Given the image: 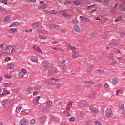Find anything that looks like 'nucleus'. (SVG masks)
Listing matches in <instances>:
<instances>
[{"label":"nucleus","mask_w":125,"mask_h":125,"mask_svg":"<svg viewBox=\"0 0 125 125\" xmlns=\"http://www.w3.org/2000/svg\"><path fill=\"white\" fill-rule=\"evenodd\" d=\"M1 104L2 105V106H4L5 109L8 110H9V109H10V107H11L10 104H9V103H8V100L7 99L2 101V102H1Z\"/></svg>","instance_id":"1"},{"label":"nucleus","mask_w":125,"mask_h":125,"mask_svg":"<svg viewBox=\"0 0 125 125\" xmlns=\"http://www.w3.org/2000/svg\"><path fill=\"white\" fill-rule=\"evenodd\" d=\"M105 116L106 118H113V117H114L113 110L110 108H107L105 111Z\"/></svg>","instance_id":"2"},{"label":"nucleus","mask_w":125,"mask_h":125,"mask_svg":"<svg viewBox=\"0 0 125 125\" xmlns=\"http://www.w3.org/2000/svg\"><path fill=\"white\" fill-rule=\"evenodd\" d=\"M10 48H11V45H8L3 47L2 51V52H4V53L9 54L10 53Z\"/></svg>","instance_id":"3"},{"label":"nucleus","mask_w":125,"mask_h":125,"mask_svg":"<svg viewBox=\"0 0 125 125\" xmlns=\"http://www.w3.org/2000/svg\"><path fill=\"white\" fill-rule=\"evenodd\" d=\"M89 110H90L92 113L94 114H99V110L98 109L95 108L93 106H90L89 107Z\"/></svg>","instance_id":"4"},{"label":"nucleus","mask_w":125,"mask_h":125,"mask_svg":"<svg viewBox=\"0 0 125 125\" xmlns=\"http://www.w3.org/2000/svg\"><path fill=\"white\" fill-rule=\"evenodd\" d=\"M57 72V69L55 67H51L50 70H49L48 72V74L49 76H52L55 73Z\"/></svg>","instance_id":"5"},{"label":"nucleus","mask_w":125,"mask_h":125,"mask_svg":"<svg viewBox=\"0 0 125 125\" xmlns=\"http://www.w3.org/2000/svg\"><path fill=\"white\" fill-rule=\"evenodd\" d=\"M42 66L43 68H45V69H48L50 68V65H49V63L48 62L46 61H43L42 62Z\"/></svg>","instance_id":"6"},{"label":"nucleus","mask_w":125,"mask_h":125,"mask_svg":"<svg viewBox=\"0 0 125 125\" xmlns=\"http://www.w3.org/2000/svg\"><path fill=\"white\" fill-rule=\"evenodd\" d=\"M28 121L26 118H23L20 122L19 125H28Z\"/></svg>","instance_id":"7"},{"label":"nucleus","mask_w":125,"mask_h":125,"mask_svg":"<svg viewBox=\"0 0 125 125\" xmlns=\"http://www.w3.org/2000/svg\"><path fill=\"white\" fill-rule=\"evenodd\" d=\"M11 48L13 52H16L19 49V46L18 45H15L11 46Z\"/></svg>","instance_id":"8"},{"label":"nucleus","mask_w":125,"mask_h":125,"mask_svg":"<svg viewBox=\"0 0 125 125\" xmlns=\"http://www.w3.org/2000/svg\"><path fill=\"white\" fill-rule=\"evenodd\" d=\"M20 26V23L18 22H15L12 23L10 26V28L11 27H19Z\"/></svg>","instance_id":"9"},{"label":"nucleus","mask_w":125,"mask_h":125,"mask_svg":"<svg viewBox=\"0 0 125 125\" xmlns=\"http://www.w3.org/2000/svg\"><path fill=\"white\" fill-rule=\"evenodd\" d=\"M36 46H37V45H34L33 46V49H35V50H36V51H37V52L42 53V49H41V48H40V47L39 46H37L36 48Z\"/></svg>","instance_id":"10"},{"label":"nucleus","mask_w":125,"mask_h":125,"mask_svg":"<svg viewBox=\"0 0 125 125\" xmlns=\"http://www.w3.org/2000/svg\"><path fill=\"white\" fill-rule=\"evenodd\" d=\"M30 60H31V61H32V62L38 63V58H37V57L36 56H31L30 57Z\"/></svg>","instance_id":"11"},{"label":"nucleus","mask_w":125,"mask_h":125,"mask_svg":"<svg viewBox=\"0 0 125 125\" xmlns=\"http://www.w3.org/2000/svg\"><path fill=\"white\" fill-rule=\"evenodd\" d=\"M40 98V96H38L35 99H34L33 100V104H34V105H36V104H38V103H39V100Z\"/></svg>","instance_id":"12"},{"label":"nucleus","mask_w":125,"mask_h":125,"mask_svg":"<svg viewBox=\"0 0 125 125\" xmlns=\"http://www.w3.org/2000/svg\"><path fill=\"white\" fill-rule=\"evenodd\" d=\"M85 83L86 84H90V85H93V84H95V82L92 81H85Z\"/></svg>","instance_id":"13"},{"label":"nucleus","mask_w":125,"mask_h":125,"mask_svg":"<svg viewBox=\"0 0 125 125\" xmlns=\"http://www.w3.org/2000/svg\"><path fill=\"white\" fill-rule=\"evenodd\" d=\"M79 56V52L75 51L74 52H73V54L72 56V58H77Z\"/></svg>","instance_id":"14"},{"label":"nucleus","mask_w":125,"mask_h":125,"mask_svg":"<svg viewBox=\"0 0 125 125\" xmlns=\"http://www.w3.org/2000/svg\"><path fill=\"white\" fill-rule=\"evenodd\" d=\"M77 105L81 108H83V107L85 106V103H84V102H79L77 103Z\"/></svg>","instance_id":"15"},{"label":"nucleus","mask_w":125,"mask_h":125,"mask_svg":"<svg viewBox=\"0 0 125 125\" xmlns=\"http://www.w3.org/2000/svg\"><path fill=\"white\" fill-rule=\"evenodd\" d=\"M68 47L70 48V49L71 50H72V52H75V51H76V50H77V48H76V47H74V46H73L70 45V44H68Z\"/></svg>","instance_id":"16"},{"label":"nucleus","mask_w":125,"mask_h":125,"mask_svg":"<svg viewBox=\"0 0 125 125\" xmlns=\"http://www.w3.org/2000/svg\"><path fill=\"white\" fill-rule=\"evenodd\" d=\"M66 62V60H63L61 62H59V65L60 66V67H63L65 66V63Z\"/></svg>","instance_id":"17"},{"label":"nucleus","mask_w":125,"mask_h":125,"mask_svg":"<svg viewBox=\"0 0 125 125\" xmlns=\"http://www.w3.org/2000/svg\"><path fill=\"white\" fill-rule=\"evenodd\" d=\"M14 68V64H10L7 66V68H5V70H11Z\"/></svg>","instance_id":"18"},{"label":"nucleus","mask_w":125,"mask_h":125,"mask_svg":"<svg viewBox=\"0 0 125 125\" xmlns=\"http://www.w3.org/2000/svg\"><path fill=\"white\" fill-rule=\"evenodd\" d=\"M53 104H52V102L51 101H47L46 103V106L47 107H52Z\"/></svg>","instance_id":"19"},{"label":"nucleus","mask_w":125,"mask_h":125,"mask_svg":"<svg viewBox=\"0 0 125 125\" xmlns=\"http://www.w3.org/2000/svg\"><path fill=\"white\" fill-rule=\"evenodd\" d=\"M118 9L121 11H125V6L123 5L120 4L119 5Z\"/></svg>","instance_id":"20"},{"label":"nucleus","mask_w":125,"mask_h":125,"mask_svg":"<svg viewBox=\"0 0 125 125\" xmlns=\"http://www.w3.org/2000/svg\"><path fill=\"white\" fill-rule=\"evenodd\" d=\"M39 110L42 113H45V107L41 106L39 107Z\"/></svg>","instance_id":"21"},{"label":"nucleus","mask_w":125,"mask_h":125,"mask_svg":"<svg viewBox=\"0 0 125 125\" xmlns=\"http://www.w3.org/2000/svg\"><path fill=\"white\" fill-rule=\"evenodd\" d=\"M116 79L117 78H113L111 81L112 83L113 84H114V85H116V84H117L118 83H119L118 80H117Z\"/></svg>","instance_id":"22"},{"label":"nucleus","mask_w":125,"mask_h":125,"mask_svg":"<svg viewBox=\"0 0 125 125\" xmlns=\"http://www.w3.org/2000/svg\"><path fill=\"white\" fill-rule=\"evenodd\" d=\"M47 7V4H43V5H41L39 6V9H45Z\"/></svg>","instance_id":"23"},{"label":"nucleus","mask_w":125,"mask_h":125,"mask_svg":"<svg viewBox=\"0 0 125 125\" xmlns=\"http://www.w3.org/2000/svg\"><path fill=\"white\" fill-rule=\"evenodd\" d=\"M97 71L100 76H102V75H103V74H105V71H104V70L98 69Z\"/></svg>","instance_id":"24"},{"label":"nucleus","mask_w":125,"mask_h":125,"mask_svg":"<svg viewBox=\"0 0 125 125\" xmlns=\"http://www.w3.org/2000/svg\"><path fill=\"white\" fill-rule=\"evenodd\" d=\"M74 30L76 32H77L78 33L81 32V29H80V27L78 25L74 26Z\"/></svg>","instance_id":"25"},{"label":"nucleus","mask_w":125,"mask_h":125,"mask_svg":"<svg viewBox=\"0 0 125 125\" xmlns=\"http://www.w3.org/2000/svg\"><path fill=\"white\" fill-rule=\"evenodd\" d=\"M63 87V86H62V84L60 83H58L56 86V89H58V90L61 89Z\"/></svg>","instance_id":"26"},{"label":"nucleus","mask_w":125,"mask_h":125,"mask_svg":"<svg viewBox=\"0 0 125 125\" xmlns=\"http://www.w3.org/2000/svg\"><path fill=\"white\" fill-rule=\"evenodd\" d=\"M39 25H40V24L39 23V22H35L33 23H32V26L34 28H38V27H39Z\"/></svg>","instance_id":"27"},{"label":"nucleus","mask_w":125,"mask_h":125,"mask_svg":"<svg viewBox=\"0 0 125 125\" xmlns=\"http://www.w3.org/2000/svg\"><path fill=\"white\" fill-rule=\"evenodd\" d=\"M58 12L55 10H51L49 11V14L50 15H51V14H55L56 15L57 14Z\"/></svg>","instance_id":"28"},{"label":"nucleus","mask_w":125,"mask_h":125,"mask_svg":"<svg viewBox=\"0 0 125 125\" xmlns=\"http://www.w3.org/2000/svg\"><path fill=\"white\" fill-rule=\"evenodd\" d=\"M39 120L41 123H44L46 121V118H45V117H40Z\"/></svg>","instance_id":"29"},{"label":"nucleus","mask_w":125,"mask_h":125,"mask_svg":"<svg viewBox=\"0 0 125 125\" xmlns=\"http://www.w3.org/2000/svg\"><path fill=\"white\" fill-rule=\"evenodd\" d=\"M110 85H109V84H108V83H105L104 84V88L105 89H106V90H109L110 89Z\"/></svg>","instance_id":"30"},{"label":"nucleus","mask_w":125,"mask_h":125,"mask_svg":"<svg viewBox=\"0 0 125 125\" xmlns=\"http://www.w3.org/2000/svg\"><path fill=\"white\" fill-rule=\"evenodd\" d=\"M50 107L49 106H46L45 107V113H47L48 112H50Z\"/></svg>","instance_id":"31"},{"label":"nucleus","mask_w":125,"mask_h":125,"mask_svg":"<svg viewBox=\"0 0 125 125\" xmlns=\"http://www.w3.org/2000/svg\"><path fill=\"white\" fill-rule=\"evenodd\" d=\"M39 38L40 39H41L42 40H46L47 39L46 37L43 36V35H41V34L39 35Z\"/></svg>","instance_id":"32"},{"label":"nucleus","mask_w":125,"mask_h":125,"mask_svg":"<svg viewBox=\"0 0 125 125\" xmlns=\"http://www.w3.org/2000/svg\"><path fill=\"white\" fill-rule=\"evenodd\" d=\"M11 19V17H10V16H7L5 18V21H6L7 22V21H10Z\"/></svg>","instance_id":"33"},{"label":"nucleus","mask_w":125,"mask_h":125,"mask_svg":"<svg viewBox=\"0 0 125 125\" xmlns=\"http://www.w3.org/2000/svg\"><path fill=\"white\" fill-rule=\"evenodd\" d=\"M109 45H110V46H113V47L118 46V44H117V43H115V42L110 43L109 44Z\"/></svg>","instance_id":"34"},{"label":"nucleus","mask_w":125,"mask_h":125,"mask_svg":"<svg viewBox=\"0 0 125 125\" xmlns=\"http://www.w3.org/2000/svg\"><path fill=\"white\" fill-rule=\"evenodd\" d=\"M68 121H69V122H71L72 123H73V122H75L76 121V119L74 117H72L71 118H70L68 119Z\"/></svg>","instance_id":"35"},{"label":"nucleus","mask_w":125,"mask_h":125,"mask_svg":"<svg viewBox=\"0 0 125 125\" xmlns=\"http://www.w3.org/2000/svg\"><path fill=\"white\" fill-rule=\"evenodd\" d=\"M11 85V83H8L5 84H4V86H5V87H9V86H10Z\"/></svg>","instance_id":"36"},{"label":"nucleus","mask_w":125,"mask_h":125,"mask_svg":"<svg viewBox=\"0 0 125 125\" xmlns=\"http://www.w3.org/2000/svg\"><path fill=\"white\" fill-rule=\"evenodd\" d=\"M38 31L40 32V33H42V34H45V35H47V34H48V32L44 30H39Z\"/></svg>","instance_id":"37"},{"label":"nucleus","mask_w":125,"mask_h":125,"mask_svg":"<svg viewBox=\"0 0 125 125\" xmlns=\"http://www.w3.org/2000/svg\"><path fill=\"white\" fill-rule=\"evenodd\" d=\"M24 77V73L20 72L18 74V78H23Z\"/></svg>","instance_id":"38"},{"label":"nucleus","mask_w":125,"mask_h":125,"mask_svg":"<svg viewBox=\"0 0 125 125\" xmlns=\"http://www.w3.org/2000/svg\"><path fill=\"white\" fill-rule=\"evenodd\" d=\"M121 20H122V16H119L115 20V22H119V21H121Z\"/></svg>","instance_id":"39"},{"label":"nucleus","mask_w":125,"mask_h":125,"mask_svg":"<svg viewBox=\"0 0 125 125\" xmlns=\"http://www.w3.org/2000/svg\"><path fill=\"white\" fill-rule=\"evenodd\" d=\"M0 3H4V4H7V0H0Z\"/></svg>","instance_id":"40"},{"label":"nucleus","mask_w":125,"mask_h":125,"mask_svg":"<svg viewBox=\"0 0 125 125\" xmlns=\"http://www.w3.org/2000/svg\"><path fill=\"white\" fill-rule=\"evenodd\" d=\"M95 125H102L100 121H95L94 122Z\"/></svg>","instance_id":"41"},{"label":"nucleus","mask_w":125,"mask_h":125,"mask_svg":"<svg viewBox=\"0 0 125 125\" xmlns=\"http://www.w3.org/2000/svg\"><path fill=\"white\" fill-rule=\"evenodd\" d=\"M73 3H74L75 5H80L81 2H80L79 1H74Z\"/></svg>","instance_id":"42"},{"label":"nucleus","mask_w":125,"mask_h":125,"mask_svg":"<svg viewBox=\"0 0 125 125\" xmlns=\"http://www.w3.org/2000/svg\"><path fill=\"white\" fill-rule=\"evenodd\" d=\"M114 54H112L110 55V56L109 57V59L110 60H114Z\"/></svg>","instance_id":"43"},{"label":"nucleus","mask_w":125,"mask_h":125,"mask_svg":"<svg viewBox=\"0 0 125 125\" xmlns=\"http://www.w3.org/2000/svg\"><path fill=\"white\" fill-rule=\"evenodd\" d=\"M107 33L104 32L102 35V39H106Z\"/></svg>","instance_id":"44"},{"label":"nucleus","mask_w":125,"mask_h":125,"mask_svg":"<svg viewBox=\"0 0 125 125\" xmlns=\"http://www.w3.org/2000/svg\"><path fill=\"white\" fill-rule=\"evenodd\" d=\"M41 87L40 86H34V89H36V90H40L41 89Z\"/></svg>","instance_id":"45"},{"label":"nucleus","mask_w":125,"mask_h":125,"mask_svg":"<svg viewBox=\"0 0 125 125\" xmlns=\"http://www.w3.org/2000/svg\"><path fill=\"white\" fill-rule=\"evenodd\" d=\"M60 13H62V15H63V16H66V12H65V11H60Z\"/></svg>","instance_id":"46"},{"label":"nucleus","mask_w":125,"mask_h":125,"mask_svg":"<svg viewBox=\"0 0 125 125\" xmlns=\"http://www.w3.org/2000/svg\"><path fill=\"white\" fill-rule=\"evenodd\" d=\"M21 109H22V108L21 107H17L16 109V111L17 113H19V112H20V111H21Z\"/></svg>","instance_id":"47"},{"label":"nucleus","mask_w":125,"mask_h":125,"mask_svg":"<svg viewBox=\"0 0 125 125\" xmlns=\"http://www.w3.org/2000/svg\"><path fill=\"white\" fill-rule=\"evenodd\" d=\"M12 91L13 92H14L15 93H18V92H19L20 91V90H19V89H15L13 90Z\"/></svg>","instance_id":"48"},{"label":"nucleus","mask_w":125,"mask_h":125,"mask_svg":"<svg viewBox=\"0 0 125 125\" xmlns=\"http://www.w3.org/2000/svg\"><path fill=\"white\" fill-rule=\"evenodd\" d=\"M29 122L31 125H34L36 123V120L35 119H32Z\"/></svg>","instance_id":"49"},{"label":"nucleus","mask_w":125,"mask_h":125,"mask_svg":"<svg viewBox=\"0 0 125 125\" xmlns=\"http://www.w3.org/2000/svg\"><path fill=\"white\" fill-rule=\"evenodd\" d=\"M95 97V94H90L89 95V98H91V99H93Z\"/></svg>","instance_id":"50"},{"label":"nucleus","mask_w":125,"mask_h":125,"mask_svg":"<svg viewBox=\"0 0 125 125\" xmlns=\"http://www.w3.org/2000/svg\"><path fill=\"white\" fill-rule=\"evenodd\" d=\"M49 27L50 29H55V24H50L49 25Z\"/></svg>","instance_id":"51"},{"label":"nucleus","mask_w":125,"mask_h":125,"mask_svg":"<svg viewBox=\"0 0 125 125\" xmlns=\"http://www.w3.org/2000/svg\"><path fill=\"white\" fill-rule=\"evenodd\" d=\"M31 90H33V88L31 87H28L26 89V91H27V92H30Z\"/></svg>","instance_id":"52"},{"label":"nucleus","mask_w":125,"mask_h":125,"mask_svg":"<svg viewBox=\"0 0 125 125\" xmlns=\"http://www.w3.org/2000/svg\"><path fill=\"white\" fill-rule=\"evenodd\" d=\"M4 92H5V93L6 94H8V93H9V94H10V92H9V91H8V90H7V88H4Z\"/></svg>","instance_id":"53"},{"label":"nucleus","mask_w":125,"mask_h":125,"mask_svg":"<svg viewBox=\"0 0 125 125\" xmlns=\"http://www.w3.org/2000/svg\"><path fill=\"white\" fill-rule=\"evenodd\" d=\"M117 63V61H114L113 62L110 63V65H111L112 66H115V65H116Z\"/></svg>","instance_id":"54"},{"label":"nucleus","mask_w":125,"mask_h":125,"mask_svg":"<svg viewBox=\"0 0 125 125\" xmlns=\"http://www.w3.org/2000/svg\"><path fill=\"white\" fill-rule=\"evenodd\" d=\"M50 84L52 85H55L56 84V81H50Z\"/></svg>","instance_id":"55"},{"label":"nucleus","mask_w":125,"mask_h":125,"mask_svg":"<svg viewBox=\"0 0 125 125\" xmlns=\"http://www.w3.org/2000/svg\"><path fill=\"white\" fill-rule=\"evenodd\" d=\"M71 3L72 2H71L70 1H66L65 2L64 4L65 5H68V4H71Z\"/></svg>","instance_id":"56"},{"label":"nucleus","mask_w":125,"mask_h":125,"mask_svg":"<svg viewBox=\"0 0 125 125\" xmlns=\"http://www.w3.org/2000/svg\"><path fill=\"white\" fill-rule=\"evenodd\" d=\"M94 35H95V33L93 32H92L89 35L90 38H92V37H94Z\"/></svg>","instance_id":"57"},{"label":"nucleus","mask_w":125,"mask_h":125,"mask_svg":"<svg viewBox=\"0 0 125 125\" xmlns=\"http://www.w3.org/2000/svg\"><path fill=\"white\" fill-rule=\"evenodd\" d=\"M9 33H14V28H11L8 31Z\"/></svg>","instance_id":"58"},{"label":"nucleus","mask_w":125,"mask_h":125,"mask_svg":"<svg viewBox=\"0 0 125 125\" xmlns=\"http://www.w3.org/2000/svg\"><path fill=\"white\" fill-rule=\"evenodd\" d=\"M21 72H22L23 74H27V71L25 70L24 69H22L21 70Z\"/></svg>","instance_id":"59"},{"label":"nucleus","mask_w":125,"mask_h":125,"mask_svg":"<svg viewBox=\"0 0 125 125\" xmlns=\"http://www.w3.org/2000/svg\"><path fill=\"white\" fill-rule=\"evenodd\" d=\"M10 59H11V58L10 57H7L5 58V61H9V60H10Z\"/></svg>","instance_id":"60"},{"label":"nucleus","mask_w":125,"mask_h":125,"mask_svg":"<svg viewBox=\"0 0 125 125\" xmlns=\"http://www.w3.org/2000/svg\"><path fill=\"white\" fill-rule=\"evenodd\" d=\"M5 77H6V79H11V76L8 75H5Z\"/></svg>","instance_id":"61"},{"label":"nucleus","mask_w":125,"mask_h":125,"mask_svg":"<svg viewBox=\"0 0 125 125\" xmlns=\"http://www.w3.org/2000/svg\"><path fill=\"white\" fill-rule=\"evenodd\" d=\"M65 17H66V18H68V19L71 18V15H69L68 14H66V16H65Z\"/></svg>","instance_id":"62"},{"label":"nucleus","mask_w":125,"mask_h":125,"mask_svg":"<svg viewBox=\"0 0 125 125\" xmlns=\"http://www.w3.org/2000/svg\"><path fill=\"white\" fill-rule=\"evenodd\" d=\"M86 18V17L80 16V18L81 19V21H82V20H83V21H84V20H85V18Z\"/></svg>","instance_id":"63"},{"label":"nucleus","mask_w":125,"mask_h":125,"mask_svg":"<svg viewBox=\"0 0 125 125\" xmlns=\"http://www.w3.org/2000/svg\"><path fill=\"white\" fill-rule=\"evenodd\" d=\"M120 108L121 110H124V104H121Z\"/></svg>","instance_id":"64"}]
</instances>
